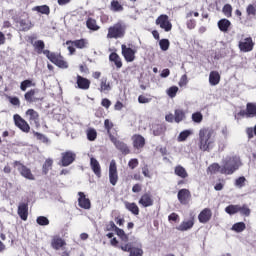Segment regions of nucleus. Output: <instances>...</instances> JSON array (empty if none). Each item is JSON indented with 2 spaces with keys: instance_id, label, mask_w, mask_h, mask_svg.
<instances>
[{
  "instance_id": "27",
  "label": "nucleus",
  "mask_w": 256,
  "mask_h": 256,
  "mask_svg": "<svg viewBox=\"0 0 256 256\" xmlns=\"http://www.w3.org/2000/svg\"><path fill=\"white\" fill-rule=\"evenodd\" d=\"M174 173L178 177H181V179H187V177H189V173H187V170L181 165L175 167Z\"/></svg>"
},
{
  "instance_id": "18",
  "label": "nucleus",
  "mask_w": 256,
  "mask_h": 256,
  "mask_svg": "<svg viewBox=\"0 0 256 256\" xmlns=\"http://www.w3.org/2000/svg\"><path fill=\"white\" fill-rule=\"evenodd\" d=\"M78 205L81 207V209H91V200L85 196V193L79 192L78 193Z\"/></svg>"
},
{
  "instance_id": "34",
  "label": "nucleus",
  "mask_w": 256,
  "mask_h": 256,
  "mask_svg": "<svg viewBox=\"0 0 256 256\" xmlns=\"http://www.w3.org/2000/svg\"><path fill=\"white\" fill-rule=\"evenodd\" d=\"M34 48H35V51H37V53L39 55H41V53H43L45 55V42H43V40H38L36 42H34Z\"/></svg>"
},
{
  "instance_id": "56",
  "label": "nucleus",
  "mask_w": 256,
  "mask_h": 256,
  "mask_svg": "<svg viewBox=\"0 0 256 256\" xmlns=\"http://www.w3.org/2000/svg\"><path fill=\"white\" fill-rule=\"evenodd\" d=\"M246 13H247V15L255 16V14H256V5L255 4L248 5V7L246 8Z\"/></svg>"
},
{
  "instance_id": "49",
  "label": "nucleus",
  "mask_w": 256,
  "mask_h": 256,
  "mask_svg": "<svg viewBox=\"0 0 256 256\" xmlns=\"http://www.w3.org/2000/svg\"><path fill=\"white\" fill-rule=\"evenodd\" d=\"M125 244H120L119 248L126 253H131L133 251V245L131 243L124 242Z\"/></svg>"
},
{
  "instance_id": "53",
  "label": "nucleus",
  "mask_w": 256,
  "mask_h": 256,
  "mask_svg": "<svg viewBox=\"0 0 256 256\" xmlns=\"http://www.w3.org/2000/svg\"><path fill=\"white\" fill-rule=\"evenodd\" d=\"M223 13L225 15V17H231V13H233V7H231L230 4H226L224 7H223Z\"/></svg>"
},
{
  "instance_id": "41",
  "label": "nucleus",
  "mask_w": 256,
  "mask_h": 256,
  "mask_svg": "<svg viewBox=\"0 0 256 256\" xmlns=\"http://www.w3.org/2000/svg\"><path fill=\"white\" fill-rule=\"evenodd\" d=\"M19 25L21 31H29L33 27L29 20H20Z\"/></svg>"
},
{
  "instance_id": "58",
  "label": "nucleus",
  "mask_w": 256,
  "mask_h": 256,
  "mask_svg": "<svg viewBox=\"0 0 256 256\" xmlns=\"http://www.w3.org/2000/svg\"><path fill=\"white\" fill-rule=\"evenodd\" d=\"M111 7L112 11H123V6L117 1H112Z\"/></svg>"
},
{
  "instance_id": "5",
  "label": "nucleus",
  "mask_w": 256,
  "mask_h": 256,
  "mask_svg": "<svg viewBox=\"0 0 256 256\" xmlns=\"http://www.w3.org/2000/svg\"><path fill=\"white\" fill-rule=\"evenodd\" d=\"M14 167L17 169L20 175L24 177V179H28L29 181H35V175H33L31 169L25 166L20 161H15Z\"/></svg>"
},
{
  "instance_id": "20",
  "label": "nucleus",
  "mask_w": 256,
  "mask_h": 256,
  "mask_svg": "<svg viewBox=\"0 0 256 256\" xmlns=\"http://www.w3.org/2000/svg\"><path fill=\"white\" fill-rule=\"evenodd\" d=\"M193 225H195L194 217L184 220L176 229L177 231H189L190 229H193Z\"/></svg>"
},
{
  "instance_id": "62",
  "label": "nucleus",
  "mask_w": 256,
  "mask_h": 256,
  "mask_svg": "<svg viewBox=\"0 0 256 256\" xmlns=\"http://www.w3.org/2000/svg\"><path fill=\"white\" fill-rule=\"evenodd\" d=\"M9 102L11 103V105H15L17 107L21 105V101H19V98L17 97H9Z\"/></svg>"
},
{
  "instance_id": "61",
  "label": "nucleus",
  "mask_w": 256,
  "mask_h": 256,
  "mask_svg": "<svg viewBox=\"0 0 256 256\" xmlns=\"http://www.w3.org/2000/svg\"><path fill=\"white\" fill-rule=\"evenodd\" d=\"M138 103H142V104L151 103V98H147V96L145 95H140L138 97Z\"/></svg>"
},
{
  "instance_id": "2",
  "label": "nucleus",
  "mask_w": 256,
  "mask_h": 256,
  "mask_svg": "<svg viewBox=\"0 0 256 256\" xmlns=\"http://www.w3.org/2000/svg\"><path fill=\"white\" fill-rule=\"evenodd\" d=\"M222 172L224 175H233L243 165L241 158L235 155H228L222 159Z\"/></svg>"
},
{
  "instance_id": "15",
  "label": "nucleus",
  "mask_w": 256,
  "mask_h": 256,
  "mask_svg": "<svg viewBox=\"0 0 256 256\" xmlns=\"http://www.w3.org/2000/svg\"><path fill=\"white\" fill-rule=\"evenodd\" d=\"M26 117L29 123L34 124L36 127H39V113L34 109H28L26 111Z\"/></svg>"
},
{
  "instance_id": "17",
  "label": "nucleus",
  "mask_w": 256,
  "mask_h": 256,
  "mask_svg": "<svg viewBox=\"0 0 256 256\" xmlns=\"http://www.w3.org/2000/svg\"><path fill=\"white\" fill-rule=\"evenodd\" d=\"M177 197L181 205H187V203H189V199H191V192L188 189H181L178 191Z\"/></svg>"
},
{
  "instance_id": "6",
  "label": "nucleus",
  "mask_w": 256,
  "mask_h": 256,
  "mask_svg": "<svg viewBox=\"0 0 256 256\" xmlns=\"http://www.w3.org/2000/svg\"><path fill=\"white\" fill-rule=\"evenodd\" d=\"M66 45H68L70 55H73L75 53V47L77 49H87V47H89V40L80 39L75 41H67Z\"/></svg>"
},
{
  "instance_id": "39",
  "label": "nucleus",
  "mask_w": 256,
  "mask_h": 256,
  "mask_svg": "<svg viewBox=\"0 0 256 256\" xmlns=\"http://www.w3.org/2000/svg\"><path fill=\"white\" fill-rule=\"evenodd\" d=\"M116 235H118V237H120L121 241H123V243H128L129 241V236H127V234H125V231L121 228H116L115 230Z\"/></svg>"
},
{
  "instance_id": "60",
  "label": "nucleus",
  "mask_w": 256,
  "mask_h": 256,
  "mask_svg": "<svg viewBox=\"0 0 256 256\" xmlns=\"http://www.w3.org/2000/svg\"><path fill=\"white\" fill-rule=\"evenodd\" d=\"M142 174L144 177L151 179V172L149 171V166H147V164L142 167Z\"/></svg>"
},
{
  "instance_id": "8",
  "label": "nucleus",
  "mask_w": 256,
  "mask_h": 256,
  "mask_svg": "<svg viewBox=\"0 0 256 256\" xmlns=\"http://www.w3.org/2000/svg\"><path fill=\"white\" fill-rule=\"evenodd\" d=\"M156 25L160 26L166 33L173 29V24L169 21V16L162 14L156 19Z\"/></svg>"
},
{
  "instance_id": "19",
  "label": "nucleus",
  "mask_w": 256,
  "mask_h": 256,
  "mask_svg": "<svg viewBox=\"0 0 256 256\" xmlns=\"http://www.w3.org/2000/svg\"><path fill=\"white\" fill-rule=\"evenodd\" d=\"M99 91L100 93H109V91H111V89H113V86L111 85V82L109 80H107V77H103L100 80V86H99Z\"/></svg>"
},
{
  "instance_id": "50",
  "label": "nucleus",
  "mask_w": 256,
  "mask_h": 256,
  "mask_svg": "<svg viewBox=\"0 0 256 256\" xmlns=\"http://www.w3.org/2000/svg\"><path fill=\"white\" fill-rule=\"evenodd\" d=\"M36 223H38V225H41V226H47L49 225V219L45 216H39L36 219Z\"/></svg>"
},
{
  "instance_id": "44",
  "label": "nucleus",
  "mask_w": 256,
  "mask_h": 256,
  "mask_svg": "<svg viewBox=\"0 0 256 256\" xmlns=\"http://www.w3.org/2000/svg\"><path fill=\"white\" fill-rule=\"evenodd\" d=\"M225 211L228 215H235V213H239V205H229L225 208Z\"/></svg>"
},
{
  "instance_id": "9",
  "label": "nucleus",
  "mask_w": 256,
  "mask_h": 256,
  "mask_svg": "<svg viewBox=\"0 0 256 256\" xmlns=\"http://www.w3.org/2000/svg\"><path fill=\"white\" fill-rule=\"evenodd\" d=\"M13 119L16 127H19L23 133H29V131H31L29 123H27V121H25L19 114H15Z\"/></svg>"
},
{
  "instance_id": "45",
  "label": "nucleus",
  "mask_w": 256,
  "mask_h": 256,
  "mask_svg": "<svg viewBox=\"0 0 256 256\" xmlns=\"http://www.w3.org/2000/svg\"><path fill=\"white\" fill-rule=\"evenodd\" d=\"M238 213L245 215V217H249V215H251V209L245 204L243 206L239 205Z\"/></svg>"
},
{
  "instance_id": "40",
  "label": "nucleus",
  "mask_w": 256,
  "mask_h": 256,
  "mask_svg": "<svg viewBox=\"0 0 256 256\" xmlns=\"http://www.w3.org/2000/svg\"><path fill=\"white\" fill-rule=\"evenodd\" d=\"M185 119V112L183 110H175L174 121L175 123H181Z\"/></svg>"
},
{
  "instance_id": "31",
  "label": "nucleus",
  "mask_w": 256,
  "mask_h": 256,
  "mask_svg": "<svg viewBox=\"0 0 256 256\" xmlns=\"http://www.w3.org/2000/svg\"><path fill=\"white\" fill-rule=\"evenodd\" d=\"M191 135H193V130H184L178 135L177 141L183 143V141H187L188 137H191Z\"/></svg>"
},
{
  "instance_id": "21",
  "label": "nucleus",
  "mask_w": 256,
  "mask_h": 256,
  "mask_svg": "<svg viewBox=\"0 0 256 256\" xmlns=\"http://www.w3.org/2000/svg\"><path fill=\"white\" fill-rule=\"evenodd\" d=\"M18 215L22 221H27L29 215V206L25 203H20L18 206Z\"/></svg>"
},
{
  "instance_id": "13",
  "label": "nucleus",
  "mask_w": 256,
  "mask_h": 256,
  "mask_svg": "<svg viewBox=\"0 0 256 256\" xmlns=\"http://www.w3.org/2000/svg\"><path fill=\"white\" fill-rule=\"evenodd\" d=\"M76 157L77 155L72 151L62 153V167H69V165L75 161Z\"/></svg>"
},
{
  "instance_id": "59",
  "label": "nucleus",
  "mask_w": 256,
  "mask_h": 256,
  "mask_svg": "<svg viewBox=\"0 0 256 256\" xmlns=\"http://www.w3.org/2000/svg\"><path fill=\"white\" fill-rule=\"evenodd\" d=\"M138 166H139V160L137 158L131 159L128 162V167H130V169H135Z\"/></svg>"
},
{
  "instance_id": "26",
  "label": "nucleus",
  "mask_w": 256,
  "mask_h": 256,
  "mask_svg": "<svg viewBox=\"0 0 256 256\" xmlns=\"http://www.w3.org/2000/svg\"><path fill=\"white\" fill-rule=\"evenodd\" d=\"M139 205L142 207H151L153 206V197L150 194H144L139 200Z\"/></svg>"
},
{
  "instance_id": "4",
  "label": "nucleus",
  "mask_w": 256,
  "mask_h": 256,
  "mask_svg": "<svg viewBox=\"0 0 256 256\" xmlns=\"http://www.w3.org/2000/svg\"><path fill=\"white\" fill-rule=\"evenodd\" d=\"M44 55H46L47 59H49L51 63H54V65L60 67V69H67V67H69L67 62L63 59V56L59 54L51 53L49 50H45Z\"/></svg>"
},
{
  "instance_id": "46",
  "label": "nucleus",
  "mask_w": 256,
  "mask_h": 256,
  "mask_svg": "<svg viewBox=\"0 0 256 256\" xmlns=\"http://www.w3.org/2000/svg\"><path fill=\"white\" fill-rule=\"evenodd\" d=\"M179 91V87L177 86H172L170 88L167 89L166 93L168 95V97H170L171 99H173L174 97L177 96V92Z\"/></svg>"
},
{
  "instance_id": "63",
  "label": "nucleus",
  "mask_w": 256,
  "mask_h": 256,
  "mask_svg": "<svg viewBox=\"0 0 256 256\" xmlns=\"http://www.w3.org/2000/svg\"><path fill=\"white\" fill-rule=\"evenodd\" d=\"M102 107H105V109H109L111 107V100L104 98L101 102Z\"/></svg>"
},
{
  "instance_id": "47",
  "label": "nucleus",
  "mask_w": 256,
  "mask_h": 256,
  "mask_svg": "<svg viewBox=\"0 0 256 256\" xmlns=\"http://www.w3.org/2000/svg\"><path fill=\"white\" fill-rule=\"evenodd\" d=\"M33 81L31 80H24L23 82H21L20 84V89L21 91H27V89H29V87H33Z\"/></svg>"
},
{
  "instance_id": "54",
  "label": "nucleus",
  "mask_w": 256,
  "mask_h": 256,
  "mask_svg": "<svg viewBox=\"0 0 256 256\" xmlns=\"http://www.w3.org/2000/svg\"><path fill=\"white\" fill-rule=\"evenodd\" d=\"M245 181H247V179H245V177L241 176L235 180V186L238 187L239 189H241L242 187H245Z\"/></svg>"
},
{
  "instance_id": "10",
  "label": "nucleus",
  "mask_w": 256,
  "mask_h": 256,
  "mask_svg": "<svg viewBox=\"0 0 256 256\" xmlns=\"http://www.w3.org/2000/svg\"><path fill=\"white\" fill-rule=\"evenodd\" d=\"M109 181L113 186L117 185V181H119V175L117 174V163H115V160L110 162Z\"/></svg>"
},
{
  "instance_id": "38",
  "label": "nucleus",
  "mask_w": 256,
  "mask_h": 256,
  "mask_svg": "<svg viewBox=\"0 0 256 256\" xmlns=\"http://www.w3.org/2000/svg\"><path fill=\"white\" fill-rule=\"evenodd\" d=\"M51 167H53V159L48 158L42 166L43 174L47 175Z\"/></svg>"
},
{
  "instance_id": "55",
  "label": "nucleus",
  "mask_w": 256,
  "mask_h": 256,
  "mask_svg": "<svg viewBox=\"0 0 256 256\" xmlns=\"http://www.w3.org/2000/svg\"><path fill=\"white\" fill-rule=\"evenodd\" d=\"M187 83H189V80L187 78V74H184L181 76L178 85L179 87H187Z\"/></svg>"
},
{
  "instance_id": "42",
  "label": "nucleus",
  "mask_w": 256,
  "mask_h": 256,
  "mask_svg": "<svg viewBox=\"0 0 256 256\" xmlns=\"http://www.w3.org/2000/svg\"><path fill=\"white\" fill-rule=\"evenodd\" d=\"M33 11L42 13V15H49V13H50L49 6H47V5L36 6L33 8Z\"/></svg>"
},
{
  "instance_id": "33",
  "label": "nucleus",
  "mask_w": 256,
  "mask_h": 256,
  "mask_svg": "<svg viewBox=\"0 0 256 256\" xmlns=\"http://www.w3.org/2000/svg\"><path fill=\"white\" fill-rule=\"evenodd\" d=\"M126 209L133 213V215H139V206L135 203L125 202Z\"/></svg>"
},
{
  "instance_id": "36",
  "label": "nucleus",
  "mask_w": 256,
  "mask_h": 256,
  "mask_svg": "<svg viewBox=\"0 0 256 256\" xmlns=\"http://www.w3.org/2000/svg\"><path fill=\"white\" fill-rule=\"evenodd\" d=\"M247 226L245 225V222H237L232 226V231H235V233H243V230L246 229Z\"/></svg>"
},
{
  "instance_id": "35",
  "label": "nucleus",
  "mask_w": 256,
  "mask_h": 256,
  "mask_svg": "<svg viewBox=\"0 0 256 256\" xmlns=\"http://www.w3.org/2000/svg\"><path fill=\"white\" fill-rule=\"evenodd\" d=\"M246 117H256V105L248 103L246 108Z\"/></svg>"
},
{
  "instance_id": "52",
  "label": "nucleus",
  "mask_w": 256,
  "mask_h": 256,
  "mask_svg": "<svg viewBox=\"0 0 256 256\" xmlns=\"http://www.w3.org/2000/svg\"><path fill=\"white\" fill-rule=\"evenodd\" d=\"M192 121H194V123H201V121H203V114H201V112L193 113Z\"/></svg>"
},
{
  "instance_id": "1",
  "label": "nucleus",
  "mask_w": 256,
  "mask_h": 256,
  "mask_svg": "<svg viewBox=\"0 0 256 256\" xmlns=\"http://www.w3.org/2000/svg\"><path fill=\"white\" fill-rule=\"evenodd\" d=\"M198 135L199 149L201 151H211L215 144V131L211 128H201Z\"/></svg>"
},
{
  "instance_id": "23",
  "label": "nucleus",
  "mask_w": 256,
  "mask_h": 256,
  "mask_svg": "<svg viewBox=\"0 0 256 256\" xmlns=\"http://www.w3.org/2000/svg\"><path fill=\"white\" fill-rule=\"evenodd\" d=\"M132 141L135 149H143L145 147V138L141 135H134Z\"/></svg>"
},
{
  "instance_id": "37",
  "label": "nucleus",
  "mask_w": 256,
  "mask_h": 256,
  "mask_svg": "<svg viewBox=\"0 0 256 256\" xmlns=\"http://www.w3.org/2000/svg\"><path fill=\"white\" fill-rule=\"evenodd\" d=\"M35 93H37V90H30V91H28L24 95L25 100L28 101V103H35V101H37V98H35Z\"/></svg>"
},
{
  "instance_id": "28",
  "label": "nucleus",
  "mask_w": 256,
  "mask_h": 256,
  "mask_svg": "<svg viewBox=\"0 0 256 256\" xmlns=\"http://www.w3.org/2000/svg\"><path fill=\"white\" fill-rule=\"evenodd\" d=\"M223 169V163H221V165H219V163H213L208 167V171L211 173H221V175H225Z\"/></svg>"
},
{
  "instance_id": "64",
  "label": "nucleus",
  "mask_w": 256,
  "mask_h": 256,
  "mask_svg": "<svg viewBox=\"0 0 256 256\" xmlns=\"http://www.w3.org/2000/svg\"><path fill=\"white\" fill-rule=\"evenodd\" d=\"M118 227L115 225V222L110 221L107 225L108 231H117Z\"/></svg>"
},
{
  "instance_id": "3",
  "label": "nucleus",
  "mask_w": 256,
  "mask_h": 256,
  "mask_svg": "<svg viewBox=\"0 0 256 256\" xmlns=\"http://www.w3.org/2000/svg\"><path fill=\"white\" fill-rule=\"evenodd\" d=\"M127 31V25L123 21H119L108 28L107 39H123Z\"/></svg>"
},
{
  "instance_id": "11",
  "label": "nucleus",
  "mask_w": 256,
  "mask_h": 256,
  "mask_svg": "<svg viewBox=\"0 0 256 256\" xmlns=\"http://www.w3.org/2000/svg\"><path fill=\"white\" fill-rule=\"evenodd\" d=\"M121 49L124 59L128 63H133V61H135V53H137V51L127 47L125 44H122Z\"/></svg>"
},
{
  "instance_id": "22",
  "label": "nucleus",
  "mask_w": 256,
  "mask_h": 256,
  "mask_svg": "<svg viewBox=\"0 0 256 256\" xmlns=\"http://www.w3.org/2000/svg\"><path fill=\"white\" fill-rule=\"evenodd\" d=\"M77 86L79 89H83L84 91H87L89 87H91V81L87 78H83L82 76L78 75L77 76Z\"/></svg>"
},
{
  "instance_id": "30",
  "label": "nucleus",
  "mask_w": 256,
  "mask_h": 256,
  "mask_svg": "<svg viewBox=\"0 0 256 256\" xmlns=\"http://www.w3.org/2000/svg\"><path fill=\"white\" fill-rule=\"evenodd\" d=\"M86 27L90 29V31H99V29H101V27L97 25V20L93 18H88L86 21Z\"/></svg>"
},
{
  "instance_id": "43",
  "label": "nucleus",
  "mask_w": 256,
  "mask_h": 256,
  "mask_svg": "<svg viewBox=\"0 0 256 256\" xmlns=\"http://www.w3.org/2000/svg\"><path fill=\"white\" fill-rule=\"evenodd\" d=\"M88 141H95L97 139V130L90 128L86 132Z\"/></svg>"
},
{
  "instance_id": "51",
  "label": "nucleus",
  "mask_w": 256,
  "mask_h": 256,
  "mask_svg": "<svg viewBox=\"0 0 256 256\" xmlns=\"http://www.w3.org/2000/svg\"><path fill=\"white\" fill-rule=\"evenodd\" d=\"M34 135L38 141H41V143H49V138L39 132H34Z\"/></svg>"
},
{
  "instance_id": "48",
  "label": "nucleus",
  "mask_w": 256,
  "mask_h": 256,
  "mask_svg": "<svg viewBox=\"0 0 256 256\" xmlns=\"http://www.w3.org/2000/svg\"><path fill=\"white\" fill-rule=\"evenodd\" d=\"M169 39H162L159 41V46L162 51H168L169 50Z\"/></svg>"
},
{
  "instance_id": "12",
  "label": "nucleus",
  "mask_w": 256,
  "mask_h": 256,
  "mask_svg": "<svg viewBox=\"0 0 256 256\" xmlns=\"http://www.w3.org/2000/svg\"><path fill=\"white\" fill-rule=\"evenodd\" d=\"M212 217L213 211L210 208H204L198 215V221L202 224L209 223Z\"/></svg>"
},
{
  "instance_id": "7",
  "label": "nucleus",
  "mask_w": 256,
  "mask_h": 256,
  "mask_svg": "<svg viewBox=\"0 0 256 256\" xmlns=\"http://www.w3.org/2000/svg\"><path fill=\"white\" fill-rule=\"evenodd\" d=\"M238 47L242 53H250V51H253V47H255V42H253L251 37L242 38L238 43Z\"/></svg>"
},
{
  "instance_id": "29",
  "label": "nucleus",
  "mask_w": 256,
  "mask_h": 256,
  "mask_svg": "<svg viewBox=\"0 0 256 256\" xmlns=\"http://www.w3.org/2000/svg\"><path fill=\"white\" fill-rule=\"evenodd\" d=\"M218 27L220 31H222L223 33H227V31H229V27H231V21H229L228 19H221L218 22Z\"/></svg>"
},
{
  "instance_id": "25",
  "label": "nucleus",
  "mask_w": 256,
  "mask_h": 256,
  "mask_svg": "<svg viewBox=\"0 0 256 256\" xmlns=\"http://www.w3.org/2000/svg\"><path fill=\"white\" fill-rule=\"evenodd\" d=\"M90 166L93 171V173L100 178L101 177V165L99 164V161L95 158L90 159Z\"/></svg>"
},
{
  "instance_id": "57",
  "label": "nucleus",
  "mask_w": 256,
  "mask_h": 256,
  "mask_svg": "<svg viewBox=\"0 0 256 256\" xmlns=\"http://www.w3.org/2000/svg\"><path fill=\"white\" fill-rule=\"evenodd\" d=\"M104 127L107 130V133L109 136L111 135V129H113V122L109 121V119H106L104 121Z\"/></svg>"
},
{
  "instance_id": "24",
  "label": "nucleus",
  "mask_w": 256,
  "mask_h": 256,
  "mask_svg": "<svg viewBox=\"0 0 256 256\" xmlns=\"http://www.w3.org/2000/svg\"><path fill=\"white\" fill-rule=\"evenodd\" d=\"M221 81V75L217 71H211L209 74V84L212 87H215V85H219Z\"/></svg>"
},
{
  "instance_id": "16",
  "label": "nucleus",
  "mask_w": 256,
  "mask_h": 256,
  "mask_svg": "<svg viewBox=\"0 0 256 256\" xmlns=\"http://www.w3.org/2000/svg\"><path fill=\"white\" fill-rule=\"evenodd\" d=\"M67 245V242L60 236H54L51 241V247L52 249H55V251H59V249H65V246Z\"/></svg>"
},
{
  "instance_id": "32",
  "label": "nucleus",
  "mask_w": 256,
  "mask_h": 256,
  "mask_svg": "<svg viewBox=\"0 0 256 256\" xmlns=\"http://www.w3.org/2000/svg\"><path fill=\"white\" fill-rule=\"evenodd\" d=\"M109 59H110V61L115 63V65L118 69H121L123 67V63L121 62V58L119 57V55H117V53H111L110 56H109Z\"/></svg>"
},
{
  "instance_id": "14",
  "label": "nucleus",
  "mask_w": 256,
  "mask_h": 256,
  "mask_svg": "<svg viewBox=\"0 0 256 256\" xmlns=\"http://www.w3.org/2000/svg\"><path fill=\"white\" fill-rule=\"evenodd\" d=\"M110 141L113 142V144L115 145L116 149L121 151V153H124V155H128L129 147H127V144H125L122 141L117 140V138H115V136H113L112 134H110Z\"/></svg>"
}]
</instances>
